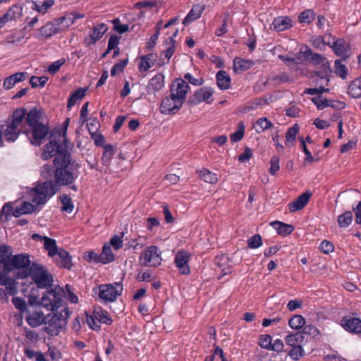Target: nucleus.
I'll return each instance as SVG.
<instances>
[{"label": "nucleus", "mask_w": 361, "mask_h": 361, "mask_svg": "<svg viewBox=\"0 0 361 361\" xmlns=\"http://www.w3.org/2000/svg\"><path fill=\"white\" fill-rule=\"evenodd\" d=\"M279 169V158L277 156H273L270 160V168L269 171L271 175H275Z\"/></svg>", "instance_id": "nucleus-58"}, {"label": "nucleus", "mask_w": 361, "mask_h": 361, "mask_svg": "<svg viewBox=\"0 0 361 361\" xmlns=\"http://www.w3.org/2000/svg\"><path fill=\"white\" fill-rule=\"evenodd\" d=\"M53 136L52 133L50 141L44 147L42 158L49 159L54 157L53 164L55 166L54 180L59 188L66 186L76 192L78 188L75 182L80 174L79 171L80 164L72 160L68 139H64L62 143H59Z\"/></svg>", "instance_id": "nucleus-1"}, {"label": "nucleus", "mask_w": 361, "mask_h": 361, "mask_svg": "<svg viewBox=\"0 0 361 361\" xmlns=\"http://www.w3.org/2000/svg\"><path fill=\"white\" fill-rule=\"evenodd\" d=\"M329 92V89L324 88V87L320 86L318 88H307L305 90L304 92L305 94H310V95L318 94L317 96H320L321 97V95L324 92Z\"/></svg>", "instance_id": "nucleus-63"}, {"label": "nucleus", "mask_w": 361, "mask_h": 361, "mask_svg": "<svg viewBox=\"0 0 361 361\" xmlns=\"http://www.w3.org/2000/svg\"><path fill=\"white\" fill-rule=\"evenodd\" d=\"M54 169H55L54 165L52 166L51 164H45L43 166V167L42 169L41 175L44 178L51 177L52 175L54 176Z\"/></svg>", "instance_id": "nucleus-62"}, {"label": "nucleus", "mask_w": 361, "mask_h": 361, "mask_svg": "<svg viewBox=\"0 0 361 361\" xmlns=\"http://www.w3.org/2000/svg\"><path fill=\"white\" fill-rule=\"evenodd\" d=\"M94 316L99 322L111 325L112 319L109 317L108 312L103 310L101 307L95 309L94 310Z\"/></svg>", "instance_id": "nucleus-36"}, {"label": "nucleus", "mask_w": 361, "mask_h": 361, "mask_svg": "<svg viewBox=\"0 0 361 361\" xmlns=\"http://www.w3.org/2000/svg\"><path fill=\"white\" fill-rule=\"evenodd\" d=\"M31 264L28 254H18L11 256L9 263L6 264L5 272L0 273V285L6 287L8 294L13 296L18 293L16 280L9 277L8 274L14 269H18L16 273L29 269Z\"/></svg>", "instance_id": "nucleus-3"}, {"label": "nucleus", "mask_w": 361, "mask_h": 361, "mask_svg": "<svg viewBox=\"0 0 361 361\" xmlns=\"http://www.w3.org/2000/svg\"><path fill=\"white\" fill-rule=\"evenodd\" d=\"M183 104L170 94L169 97H166L162 99L160 105V112L163 114H174L181 108Z\"/></svg>", "instance_id": "nucleus-13"}, {"label": "nucleus", "mask_w": 361, "mask_h": 361, "mask_svg": "<svg viewBox=\"0 0 361 361\" xmlns=\"http://www.w3.org/2000/svg\"><path fill=\"white\" fill-rule=\"evenodd\" d=\"M326 37V44L331 47L334 52L338 56L341 57V59L345 60L350 56L351 50L348 42L343 39H336L331 34Z\"/></svg>", "instance_id": "nucleus-9"}, {"label": "nucleus", "mask_w": 361, "mask_h": 361, "mask_svg": "<svg viewBox=\"0 0 361 361\" xmlns=\"http://www.w3.org/2000/svg\"><path fill=\"white\" fill-rule=\"evenodd\" d=\"M270 81L275 85H279L290 81V78L286 73H281L278 75L272 76Z\"/></svg>", "instance_id": "nucleus-52"}, {"label": "nucleus", "mask_w": 361, "mask_h": 361, "mask_svg": "<svg viewBox=\"0 0 361 361\" xmlns=\"http://www.w3.org/2000/svg\"><path fill=\"white\" fill-rule=\"evenodd\" d=\"M30 133H32L34 142H31L32 144L40 145L42 140L48 135L49 128L40 123L30 128Z\"/></svg>", "instance_id": "nucleus-18"}, {"label": "nucleus", "mask_w": 361, "mask_h": 361, "mask_svg": "<svg viewBox=\"0 0 361 361\" xmlns=\"http://www.w3.org/2000/svg\"><path fill=\"white\" fill-rule=\"evenodd\" d=\"M12 302L15 307L20 310L21 312H24L27 310V305L25 300L20 297H13L12 298Z\"/></svg>", "instance_id": "nucleus-56"}, {"label": "nucleus", "mask_w": 361, "mask_h": 361, "mask_svg": "<svg viewBox=\"0 0 361 361\" xmlns=\"http://www.w3.org/2000/svg\"><path fill=\"white\" fill-rule=\"evenodd\" d=\"M190 255L185 250L178 251L175 256V264L181 274L188 275L190 272L188 264Z\"/></svg>", "instance_id": "nucleus-16"}, {"label": "nucleus", "mask_w": 361, "mask_h": 361, "mask_svg": "<svg viewBox=\"0 0 361 361\" xmlns=\"http://www.w3.org/2000/svg\"><path fill=\"white\" fill-rule=\"evenodd\" d=\"M300 130L298 123H295L291 128H289L286 133V146L292 147L295 145V137Z\"/></svg>", "instance_id": "nucleus-30"}, {"label": "nucleus", "mask_w": 361, "mask_h": 361, "mask_svg": "<svg viewBox=\"0 0 361 361\" xmlns=\"http://www.w3.org/2000/svg\"><path fill=\"white\" fill-rule=\"evenodd\" d=\"M335 73L342 79L346 78L347 68L345 65L341 63V59L335 61Z\"/></svg>", "instance_id": "nucleus-48"}, {"label": "nucleus", "mask_w": 361, "mask_h": 361, "mask_svg": "<svg viewBox=\"0 0 361 361\" xmlns=\"http://www.w3.org/2000/svg\"><path fill=\"white\" fill-rule=\"evenodd\" d=\"M65 61H66L64 59H61L54 61L50 66H49L48 71L51 74H55L59 71L61 66L64 64Z\"/></svg>", "instance_id": "nucleus-61"}, {"label": "nucleus", "mask_w": 361, "mask_h": 361, "mask_svg": "<svg viewBox=\"0 0 361 361\" xmlns=\"http://www.w3.org/2000/svg\"><path fill=\"white\" fill-rule=\"evenodd\" d=\"M13 212V207L10 202L6 203L0 213V221L2 222H6L9 220L12 213Z\"/></svg>", "instance_id": "nucleus-41"}, {"label": "nucleus", "mask_w": 361, "mask_h": 361, "mask_svg": "<svg viewBox=\"0 0 361 361\" xmlns=\"http://www.w3.org/2000/svg\"><path fill=\"white\" fill-rule=\"evenodd\" d=\"M41 118L42 114L40 111L37 110L36 108H33L28 112L26 111L24 120L25 125L27 128H30L40 123L39 120Z\"/></svg>", "instance_id": "nucleus-22"}, {"label": "nucleus", "mask_w": 361, "mask_h": 361, "mask_svg": "<svg viewBox=\"0 0 361 361\" xmlns=\"http://www.w3.org/2000/svg\"><path fill=\"white\" fill-rule=\"evenodd\" d=\"M216 84L221 90H226L231 87V79L225 71H219L216 75Z\"/></svg>", "instance_id": "nucleus-26"}, {"label": "nucleus", "mask_w": 361, "mask_h": 361, "mask_svg": "<svg viewBox=\"0 0 361 361\" xmlns=\"http://www.w3.org/2000/svg\"><path fill=\"white\" fill-rule=\"evenodd\" d=\"M123 233H121V235L119 236L118 235H114L111 239L109 242V245L113 246V247L118 250L121 249L123 247Z\"/></svg>", "instance_id": "nucleus-55"}, {"label": "nucleus", "mask_w": 361, "mask_h": 361, "mask_svg": "<svg viewBox=\"0 0 361 361\" xmlns=\"http://www.w3.org/2000/svg\"><path fill=\"white\" fill-rule=\"evenodd\" d=\"M28 276L31 277L32 281L39 288H47L53 284V276L46 267L36 262L32 263L29 269L16 273V277L18 279H26Z\"/></svg>", "instance_id": "nucleus-4"}, {"label": "nucleus", "mask_w": 361, "mask_h": 361, "mask_svg": "<svg viewBox=\"0 0 361 361\" xmlns=\"http://www.w3.org/2000/svg\"><path fill=\"white\" fill-rule=\"evenodd\" d=\"M71 16H69V14L62 16L61 18H59V19L56 20V22H57L58 24H59V27L61 32H63L68 29L71 25L74 24V22L73 21L72 18H71Z\"/></svg>", "instance_id": "nucleus-43"}, {"label": "nucleus", "mask_w": 361, "mask_h": 361, "mask_svg": "<svg viewBox=\"0 0 361 361\" xmlns=\"http://www.w3.org/2000/svg\"><path fill=\"white\" fill-rule=\"evenodd\" d=\"M122 290L121 283L101 284L93 288L94 293H97L99 298L105 302H114L121 295Z\"/></svg>", "instance_id": "nucleus-6"}, {"label": "nucleus", "mask_w": 361, "mask_h": 361, "mask_svg": "<svg viewBox=\"0 0 361 361\" xmlns=\"http://www.w3.org/2000/svg\"><path fill=\"white\" fill-rule=\"evenodd\" d=\"M60 200L61 202V211L68 213H71L74 209V204L70 195L67 194H62L60 195Z\"/></svg>", "instance_id": "nucleus-37"}, {"label": "nucleus", "mask_w": 361, "mask_h": 361, "mask_svg": "<svg viewBox=\"0 0 361 361\" xmlns=\"http://www.w3.org/2000/svg\"><path fill=\"white\" fill-rule=\"evenodd\" d=\"M48 78L47 76H32L30 79V84L32 87H44L46 82L48 81Z\"/></svg>", "instance_id": "nucleus-50"}, {"label": "nucleus", "mask_w": 361, "mask_h": 361, "mask_svg": "<svg viewBox=\"0 0 361 361\" xmlns=\"http://www.w3.org/2000/svg\"><path fill=\"white\" fill-rule=\"evenodd\" d=\"M164 82V76L162 74H157L154 75L152 78H151L149 81V84L147 86V90L149 91L150 90L154 92H157L160 90L163 86Z\"/></svg>", "instance_id": "nucleus-31"}, {"label": "nucleus", "mask_w": 361, "mask_h": 361, "mask_svg": "<svg viewBox=\"0 0 361 361\" xmlns=\"http://www.w3.org/2000/svg\"><path fill=\"white\" fill-rule=\"evenodd\" d=\"M305 336L303 333L298 331L296 333H291L287 335L285 338L286 344L290 347H295L296 345H302L304 344Z\"/></svg>", "instance_id": "nucleus-27"}, {"label": "nucleus", "mask_w": 361, "mask_h": 361, "mask_svg": "<svg viewBox=\"0 0 361 361\" xmlns=\"http://www.w3.org/2000/svg\"><path fill=\"white\" fill-rule=\"evenodd\" d=\"M293 27V21L288 16H279L274 18L270 29L276 32L286 30Z\"/></svg>", "instance_id": "nucleus-21"}, {"label": "nucleus", "mask_w": 361, "mask_h": 361, "mask_svg": "<svg viewBox=\"0 0 361 361\" xmlns=\"http://www.w3.org/2000/svg\"><path fill=\"white\" fill-rule=\"evenodd\" d=\"M353 213L351 211H346L338 216V224L341 228L349 226L353 221Z\"/></svg>", "instance_id": "nucleus-39"}, {"label": "nucleus", "mask_w": 361, "mask_h": 361, "mask_svg": "<svg viewBox=\"0 0 361 361\" xmlns=\"http://www.w3.org/2000/svg\"><path fill=\"white\" fill-rule=\"evenodd\" d=\"M60 190L54 180L49 179L38 183L32 189V202L37 205L44 204L48 200Z\"/></svg>", "instance_id": "nucleus-5"}, {"label": "nucleus", "mask_w": 361, "mask_h": 361, "mask_svg": "<svg viewBox=\"0 0 361 361\" xmlns=\"http://www.w3.org/2000/svg\"><path fill=\"white\" fill-rule=\"evenodd\" d=\"M99 257L100 262L102 264H107L114 260L115 257L109 245L105 244L103 246L102 252L101 255H99Z\"/></svg>", "instance_id": "nucleus-33"}, {"label": "nucleus", "mask_w": 361, "mask_h": 361, "mask_svg": "<svg viewBox=\"0 0 361 361\" xmlns=\"http://www.w3.org/2000/svg\"><path fill=\"white\" fill-rule=\"evenodd\" d=\"M190 90L188 84L181 78H176L171 84L170 92L171 97H175V99L184 103L186 94Z\"/></svg>", "instance_id": "nucleus-12"}, {"label": "nucleus", "mask_w": 361, "mask_h": 361, "mask_svg": "<svg viewBox=\"0 0 361 361\" xmlns=\"http://www.w3.org/2000/svg\"><path fill=\"white\" fill-rule=\"evenodd\" d=\"M32 239L34 240L44 241V247L48 252L47 255H51L55 250V242L56 240L49 238L47 236H42L38 233H34L32 235Z\"/></svg>", "instance_id": "nucleus-25"}, {"label": "nucleus", "mask_w": 361, "mask_h": 361, "mask_svg": "<svg viewBox=\"0 0 361 361\" xmlns=\"http://www.w3.org/2000/svg\"><path fill=\"white\" fill-rule=\"evenodd\" d=\"M247 247L250 249H256L262 245V238L259 234H255L251 236L247 240Z\"/></svg>", "instance_id": "nucleus-46"}, {"label": "nucleus", "mask_w": 361, "mask_h": 361, "mask_svg": "<svg viewBox=\"0 0 361 361\" xmlns=\"http://www.w3.org/2000/svg\"><path fill=\"white\" fill-rule=\"evenodd\" d=\"M21 14V8L18 6H13L8 9V11L4 14V18L7 22L15 19L18 16Z\"/></svg>", "instance_id": "nucleus-49"}, {"label": "nucleus", "mask_w": 361, "mask_h": 361, "mask_svg": "<svg viewBox=\"0 0 361 361\" xmlns=\"http://www.w3.org/2000/svg\"><path fill=\"white\" fill-rule=\"evenodd\" d=\"M317 70L315 74L322 79H326L327 82L329 81V76L331 73L330 64L329 61L324 62L322 65L317 66Z\"/></svg>", "instance_id": "nucleus-34"}, {"label": "nucleus", "mask_w": 361, "mask_h": 361, "mask_svg": "<svg viewBox=\"0 0 361 361\" xmlns=\"http://www.w3.org/2000/svg\"><path fill=\"white\" fill-rule=\"evenodd\" d=\"M67 321L63 319L62 313L50 314V316L47 319V324L49 326L44 328V331L49 336H54L59 334L60 330L63 325H66Z\"/></svg>", "instance_id": "nucleus-11"}, {"label": "nucleus", "mask_w": 361, "mask_h": 361, "mask_svg": "<svg viewBox=\"0 0 361 361\" xmlns=\"http://www.w3.org/2000/svg\"><path fill=\"white\" fill-rule=\"evenodd\" d=\"M312 102L317 106L319 110L330 106L334 109L341 110L345 109V103L338 100L322 99V97L317 96L312 98Z\"/></svg>", "instance_id": "nucleus-14"}, {"label": "nucleus", "mask_w": 361, "mask_h": 361, "mask_svg": "<svg viewBox=\"0 0 361 361\" xmlns=\"http://www.w3.org/2000/svg\"><path fill=\"white\" fill-rule=\"evenodd\" d=\"M176 41L173 39L172 37H169L165 39V44L170 46L166 50L161 51V54L164 55L165 58L166 59V63L169 62L171 58L176 51Z\"/></svg>", "instance_id": "nucleus-35"}, {"label": "nucleus", "mask_w": 361, "mask_h": 361, "mask_svg": "<svg viewBox=\"0 0 361 361\" xmlns=\"http://www.w3.org/2000/svg\"><path fill=\"white\" fill-rule=\"evenodd\" d=\"M140 264L145 267H157L161 264L159 249L156 245L147 247L140 256Z\"/></svg>", "instance_id": "nucleus-7"}, {"label": "nucleus", "mask_w": 361, "mask_h": 361, "mask_svg": "<svg viewBox=\"0 0 361 361\" xmlns=\"http://www.w3.org/2000/svg\"><path fill=\"white\" fill-rule=\"evenodd\" d=\"M292 348L288 351V355L293 360H298L305 355V351L302 345H296L295 347H291Z\"/></svg>", "instance_id": "nucleus-45"}, {"label": "nucleus", "mask_w": 361, "mask_h": 361, "mask_svg": "<svg viewBox=\"0 0 361 361\" xmlns=\"http://www.w3.org/2000/svg\"><path fill=\"white\" fill-rule=\"evenodd\" d=\"M259 345L264 349L270 350L271 344H272V338L271 336L269 334L261 335L259 339Z\"/></svg>", "instance_id": "nucleus-53"}, {"label": "nucleus", "mask_w": 361, "mask_h": 361, "mask_svg": "<svg viewBox=\"0 0 361 361\" xmlns=\"http://www.w3.org/2000/svg\"><path fill=\"white\" fill-rule=\"evenodd\" d=\"M51 257L55 264L60 268L71 269L72 263V257L68 252L65 250L62 247H59L55 242V250L51 255H48Z\"/></svg>", "instance_id": "nucleus-10"}, {"label": "nucleus", "mask_w": 361, "mask_h": 361, "mask_svg": "<svg viewBox=\"0 0 361 361\" xmlns=\"http://www.w3.org/2000/svg\"><path fill=\"white\" fill-rule=\"evenodd\" d=\"M202 92L201 88L195 91L193 95L188 100V104L195 106L202 102Z\"/></svg>", "instance_id": "nucleus-57"}, {"label": "nucleus", "mask_w": 361, "mask_h": 361, "mask_svg": "<svg viewBox=\"0 0 361 361\" xmlns=\"http://www.w3.org/2000/svg\"><path fill=\"white\" fill-rule=\"evenodd\" d=\"M312 192L306 191L300 195L293 202L288 204V209L290 212H295L296 211L303 209L308 203Z\"/></svg>", "instance_id": "nucleus-20"}, {"label": "nucleus", "mask_w": 361, "mask_h": 361, "mask_svg": "<svg viewBox=\"0 0 361 361\" xmlns=\"http://www.w3.org/2000/svg\"><path fill=\"white\" fill-rule=\"evenodd\" d=\"M348 93L353 98L361 97V76L350 82Z\"/></svg>", "instance_id": "nucleus-32"}, {"label": "nucleus", "mask_w": 361, "mask_h": 361, "mask_svg": "<svg viewBox=\"0 0 361 361\" xmlns=\"http://www.w3.org/2000/svg\"><path fill=\"white\" fill-rule=\"evenodd\" d=\"M90 135L91 138L94 140V145L96 146L102 147L104 148V146H105L106 145H104L105 138L102 134L91 133Z\"/></svg>", "instance_id": "nucleus-60"}, {"label": "nucleus", "mask_w": 361, "mask_h": 361, "mask_svg": "<svg viewBox=\"0 0 361 361\" xmlns=\"http://www.w3.org/2000/svg\"><path fill=\"white\" fill-rule=\"evenodd\" d=\"M271 225L276 230L279 235L283 236L290 235L294 231V226L291 224H285L279 221L271 223Z\"/></svg>", "instance_id": "nucleus-28"}, {"label": "nucleus", "mask_w": 361, "mask_h": 361, "mask_svg": "<svg viewBox=\"0 0 361 361\" xmlns=\"http://www.w3.org/2000/svg\"><path fill=\"white\" fill-rule=\"evenodd\" d=\"M341 325L343 329L351 333H361V319L350 315L343 317L341 320Z\"/></svg>", "instance_id": "nucleus-15"}, {"label": "nucleus", "mask_w": 361, "mask_h": 361, "mask_svg": "<svg viewBox=\"0 0 361 361\" xmlns=\"http://www.w3.org/2000/svg\"><path fill=\"white\" fill-rule=\"evenodd\" d=\"M128 62V59L124 60H119L118 62L115 63L111 70V75L116 76L118 72H123L124 68L126 66Z\"/></svg>", "instance_id": "nucleus-51"}, {"label": "nucleus", "mask_w": 361, "mask_h": 361, "mask_svg": "<svg viewBox=\"0 0 361 361\" xmlns=\"http://www.w3.org/2000/svg\"><path fill=\"white\" fill-rule=\"evenodd\" d=\"M199 176L204 181L212 184L216 183L218 180L216 175L207 169L200 171Z\"/></svg>", "instance_id": "nucleus-42"}, {"label": "nucleus", "mask_w": 361, "mask_h": 361, "mask_svg": "<svg viewBox=\"0 0 361 361\" xmlns=\"http://www.w3.org/2000/svg\"><path fill=\"white\" fill-rule=\"evenodd\" d=\"M301 333H303V335L307 334L312 336L314 338H315L319 334V331L315 326L310 324L304 326L302 331H301Z\"/></svg>", "instance_id": "nucleus-59"}, {"label": "nucleus", "mask_w": 361, "mask_h": 361, "mask_svg": "<svg viewBox=\"0 0 361 361\" xmlns=\"http://www.w3.org/2000/svg\"><path fill=\"white\" fill-rule=\"evenodd\" d=\"M114 29L120 34H123L128 31L129 26L127 24H121L118 18H115L112 21Z\"/></svg>", "instance_id": "nucleus-54"}, {"label": "nucleus", "mask_w": 361, "mask_h": 361, "mask_svg": "<svg viewBox=\"0 0 361 361\" xmlns=\"http://www.w3.org/2000/svg\"><path fill=\"white\" fill-rule=\"evenodd\" d=\"M61 32L59 27V24L56 22H49L39 29V33L42 36L49 38L54 35Z\"/></svg>", "instance_id": "nucleus-23"}, {"label": "nucleus", "mask_w": 361, "mask_h": 361, "mask_svg": "<svg viewBox=\"0 0 361 361\" xmlns=\"http://www.w3.org/2000/svg\"><path fill=\"white\" fill-rule=\"evenodd\" d=\"M289 326L293 329H299L305 324V319L300 314H295L288 321Z\"/></svg>", "instance_id": "nucleus-40"}, {"label": "nucleus", "mask_w": 361, "mask_h": 361, "mask_svg": "<svg viewBox=\"0 0 361 361\" xmlns=\"http://www.w3.org/2000/svg\"><path fill=\"white\" fill-rule=\"evenodd\" d=\"M25 115V108H18L13 111L12 115L6 121V128L4 129L2 126L0 129V147L4 146L3 137L7 142H14L20 134H30V130L24 123Z\"/></svg>", "instance_id": "nucleus-2"}, {"label": "nucleus", "mask_w": 361, "mask_h": 361, "mask_svg": "<svg viewBox=\"0 0 361 361\" xmlns=\"http://www.w3.org/2000/svg\"><path fill=\"white\" fill-rule=\"evenodd\" d=\"M114 153V148L112 145L108 144L104 146V152L101 158L102 164L104 166H108Z\"/></svg>", "instance_id": "nucleus-38"}, {"label": "nucleus", "mask_w": 361, "mask_h": 361, "mask_svg": "<svg viewBox=\"0 0 361 361\" xmlns=\"http://www.w3.org/2000/svg\"><path fill=\"white\" fill-rule=\"evenodd\" d=\"M108 30V26L102 23L98 24L97 26L93 27L92 32L89 35L88 37H85L84 42L87 45L94 44L97 41L99 40L104 35V34Z\"/></svg>", "instance_id": "nucleus-17"}, {"label": "nucleus", "mask_w": 361, "mask_h": 361, "mask_svg": "<svg viewBox=\"0 0 361 361\" xmlns=\"http://www.w3.org/2000/svg\"><path fill=\"white\" fill-rule=\"evenodd\" d=\"M319 249L322 252L329 254L333 252L334 246L330 241L324 240L320 243Z\"/></svg>", "instance_id": "nucleus-64"}, {"label": "nucleus", "mask_w": 361, "mask_h": 361, "mask_svg": "<svg viewBox=\"0 0 361 361\" xmlns=\"http://www.w3.org/2000/svg\"><path fill=\"white\" fill-rule=\"evenodd\" d=\"M252 65V61L235 57L233 60V71L236 73H242L248 70Z\"/></svg>", "instance_id": "nucleus-29"}, {"label": "nucleus", "mask_w": 361, "mask_h": 361, "mask_svg": "<svg viewBox=\"0 0 361 361\" xmlns=\"http://www.w3.org/2000/svg\"><path fill=\"white\" fill-rule=\"evenodd\" d=\"M256 125L259 127V129H256L257 133L269 129L273 126L272 123L267 117L259 118L256 122Z\"/></svg>", "instance_id": "nucleus-47"}, {"label": "nucleus", "mask_w": 361, "mask_h": 361, "mask_svg": "<svg viewBox=\"0 0 361 361\" xmlns=\"http://www.w3.org/2000/svg\"><path fill=\"white\" fill-rule=\"evenodd\" d=\"M315 18V14L311 9H307L302 11L298 16L300 23L310 24Z\"/></svg>", "instance_id": "nucleus-44"}, {"label": "nucleus", "mask_w": 361, "mask_h": 361, "mask_svg": "<svg viewBox=\"0 0 361 361\" xmlns=\"http://www.w3.org/2000/svg\"><path fill=\"white\" fill-rule=\"evenodd\" d=\"M50 316V314H48L47 316H44V313L40 311H35L32 313H29L26 317L25 320L28 325L32 328H36L42 325V324H47V319H48Z\"/></svg>", "instance_id": "nucleus-19"}, {"label": "nucleus", "mask_w": 361, "mask_h": 361, "mask_svg": "<svg viewBox=\"0 0 361 361\" xmlns=\"http://www.w3.org/2000/svg\"><path fill=\"white\" fill-rule=\"evenodd\" d=\"M61 289L55 288L50 289L43 295L39 304L47 310L55 311L63 306V300L61 298Z\"/></svg>", "instance_id": "nucleus-8"}, {"label": "nucleus", "mask_w": 361, "mask_h": 361, "mask_svg": "<svg viewBox=\"0 0 361 361\" xmlns=\"http://www.w3.org/2000/svg\"><path fill=\"white\" fill-rule=\"evenodd\" d=\"M204 9V7L203 6L199 4L194 5L191 10L189 11V13H188V15L184 18L183 24L185 26H187L192 21L198 19L201 16V14L203 12Z\"/></svg>", "instance_id": "nucleus-24"}]
</instances>
